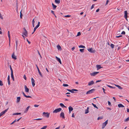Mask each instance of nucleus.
<instances>
[{
    "instance_id": "1",
    "label": "nucleus",
    "mask_w": 129,
    "mask_h": 129,
    "mask_svg": "<svg viewBox=\"0 0 129 129\" xmlns=\"http://www.w3.org/2000/svg\"><path fill=\"white\" fill-rule=\"evenodd\" d=\"M50 113L48 112H43V116L48 118L49 116Z\"/></svg>"
},
{
    "instance_id": "2",
    "label": "nucleus",
    "mask_w": 129,
    "mask_h": 129,
    "mask_svg": "<svg viewBox=\"0 0 129 129\" xmlns=\"http://www.w3.org/2000/svg\"><path fill=\"white\" fill-rule=\"evenodd\" d=\"M91 53H94L96 52L95 50L91 48L87 49Z\"/></svg>"
},
{
    "instance_id": "3",
    "label": "nucleus",
    "mask_w": 129,
    "mask_h": 129,
    "mask_svg": "<svg viewBox=\"0 0 129 129\" xmlns=\"http://www.w3.org/2000/svg\"><path fill=\"white\" fill-rule=\"evenodd\" d=\"M61 108H59L56 109L53 111V113H57L58 112H60L61 110Z\"/></svg>"
},
{
    "instance_id": "4",
    "label": "nucleus",
    "mask_w": 129,
    "mask_h": 129,
    "mask_svg": "<svg viewBox=\"0 0 129 129\" xmlns=\"http://www.w3.org/2000/svg\"><path fill=\"white\" fill-rule=\"evenodd\" d=\"M108 120H106L105 122L104 123H103L102 125V128H104L105 126H106L107 125V124L108 123Z\"/></svg>"
},
{
    "instance_id": "5",
    "label": "nucleus",
    "mask_w": 129,
    "mask_h": 129,
    "mask_svg": "<svg viewBox=\"0 0 129 129\" xmlns=\"http://www.w3.org/2000/svg\"><path fill=\"white\" fill-rule=\"evenodd\" d=\"M95 90V89H93L90 90H89L88 91H87L86 94H89L91 93H93L94 91Z\"/></svg>"
},
{
    "instance_id": "6",
    "label": "nucleus",
    "mask_w": 129,
    "mask_h": 129,
    "mask_svg": "<svg viewBox=\"0 0 129 129\" xmlns=\"http://www.w3.org/2000/svg\"><path fill=\"white\" fill-rule=\"evenodd\" d=\"M99 72H95L92 73H90V75L92 76H94L99 73Z\"/></svg>"
},
{
    "instance_id": "7",
    "label": "nucleus",
    "mask_w": 129,
    "mask_h": 129,
    "mask_svg": "<svg viewBox=\"0 0 129 129\" xmlns=\"http://www.w3.org/2000/svg\"><path fill=\"white\" fill-rule=\"evenodd\" d=\"M67 90L68 91L71 92L72 93H74V92L73 91H78V90L76 89H72V90L69 89H67Z\"/></svg>"
},
{
    "instance_id": "8",
    "label": "nucleus",
    "mask_w": 129,
    "mask_h": 129,
    "mask_svg": "<svg viewBox=\"0 0 129 129\" xmlns=\"http://www.w3.org/2000/svg\"><path fill=\"white\" fill-rule=\"evenodd\" d=\"M36 66L37 68V69L38 70V72L39 74H40V75L42 77H43V76L42 75V74L41 72H40V71L39 70V68H38V66L37 64H36Z\"/></svg>"
},
{
    "instance_id": "9",
    "label": "nucleus",
    "mask_w": 129,
    "mask_h": 129,
    "mask_svg": "<svg viewBox=\"0 0 129 129\" xmlns=\"http://www.w3.org/2000/svg\"><path fill=\"white\" fill-rule=\"evenodd\" d=\"M127 11H124V17L126 19V20H127Z\"/></svg>"
},
{
    "instance_id": "10",
    "label": "nucleus",
    "mask_w": 129,
    "mask_h": 129,
    "mask_svg": "<svg viewBox=\"0 0 129 129\" xmlns=\"http://www.w3.org/2000/svg\"><path fill=\"white\" fill-rule=\"evenodd\" d=\"M69 113H70L71 111H72L73 110V108L71 106H70L69 107Z\"/></svg>"
},
{
    "instance_id": "11",
    "label": "nucleus",
    "mask_w": 129,
    "mask_h": 129,
    "mask_svg": "<svg viewBox=\"0 0 129 129\" xmlns=\"http://www.w3.org/2000/svg\"><path fill=\"white\" fill-rule=\"evenodd\" d=\"M25 88V92H28L29 91V89L28 88L26 85H25L24 86Z\"/></svg>"
},
{
    "instance_id": "12",
    "label": "nucleus",
    "mask_w": 129,
    "mask_h": 129,
    "mask_svg": "<svg viewBox=\"0 0 129 129\" xmlns=\"http://www.w3.org/2000/svg\"><path fill=\"white\" fill-rule=\"evenodd\" d=\"M94 83V81L93 80L91 81L90 82L88 83V86H90L92 85Z\"/></svg>"
},
{
    "instance_id": "13",
    "label": "nucleus",
    "mask_w": 129,
    "mask_h": 129,
    "mask_svg": "<svg viewBox=\"0 0 129 129\" xmlns=\"http://www.w3.org/2000/svg\"><path fill=\"white\" fill-rule=\"evenodd\" d=\"M31 81L32 86L33 87H34L35 85V80L33 78H31Z\"/></svg>"
},
{
    "instance_id": "14",
    "label": "nucleus",
    "mask_w": 129,
    "mask_h": 129,
    "mask_svg": "<svg viewBox=\"0 0 129 129\" xmlns=\"http://www.w3.org/2000/svg\"><path fill=\"white\" fill-rule=\"evenodd\" d=\"M60 117H62L63 118H64V114L63 112H61L60 114Z\"/></svg>"
},
{
    "instance_id": "15",
    "label": "nucleus",
    "mask_w": 129,
    "mask_h": 129,
    "mask_svg": "<svg viewBox=\"0 0 129 129\" xmlns=\"http://www.w3.org/2000/svg\"><path fill=\"white\" fill-rule=\"evenodd\" d=\"M12 58L15 59H17L16 56L15 55L14 52H13V53L12 55Z\"/></svg>"
},
{
    "instance_id": "16",
    "label": "nucleus",
    "mask_w": 129,
    "mask_h": 129,
    "mask_svg": "<svg viewBox=\"0 0 129 129\" xmlns=\"http://www.w3.org/2000/svg\"><path fill=\"white\" fill-rule=\"evenodd\" d=\"M8 108L7 109L5 110L4 111H3V112H1L0 113V114L2 116L3 115V114H5L6 112L8 110Z\"/></svg>"
},
{
    "instance_id": "17",
    "label": "nucleus",
    "mask_w": 129,
    "mask_h": 129,
    "mask_svg": "<svg viewBox=\"0 0 129 129\" xmlns=\"http://www.w3.org/2000/svg\"><path fill=\"white\" fill-rule=\"evenodd\" d=\"M55 58H56L57 60L59 62V63L61 64V61L60 59V58H58V57H57L56 56L55 57Z\"/></svg>"
},
{
    "instance_id": "18",
    "label": "nucleus",
    "mask_w": 129,
    "mask_h": 129,
    "mask_svg": "<svg viewBox=\"0 0 129 129\" xmlns=\"http://www.w3.org/2000/svg\"><path fill=\"white\" fill-rule=\"evenodd\" d=\"M23 35H24L26 37H27L28 36V32L27 31H24L23 32Z\"/></svg>"
},
{
    "instance_id": "19",
    "label": "nucleus",
    "mask_w": 129,
    "mask_h": 129,
    "mask_svg": "<svg viewBox=\"0 0 129 129\" xmlns=\"http://www.w3.org/2000/svg\"><path fill=\"white\" fill-rule=\"evenodd\" d=\"M96 67L97 68L98 70L102 68V67H101V66L100 65H96Z\"/></svg>"
},
{
    "instance_id": "20",
    "label": "nucleus",
    "mask_w": 129,
    "mask_h": 129,
    "mask_svg": "<svg viewBox=\"0 0 129 129\" xmlns=\"http://www.w3.org/2000/svg\"><path fill=\"white\" fill-rule=\"evenodd\" d=\"M30 106H28L25 109V110L24 111V113H26L28 111V110L29 109V108H30Z\"/></svg>"
},
{
    "instance_id": "21",
    "label": "nucleus",
    "mask_w": 129,
    "mask_h": 129,
    "mask_svg": "<svg viewBox=\"0 0 129 129\" xmlns=\"http://www.w3.org/2000/svg\"><path fill=\"white\" fill-rule=\"evenodd\" d=\"M57 48L59 50H61L62 48L59 45L57 46Z\"/></svg>"
},
{
    "instance_id": "22",
    "label": "nucleus",
    "mask_w": 129,
    "mask_h": 129,
    "mask_svg": "<svg viewBox=\"0 0 129 129\" xmlns=\"http://www.w3.org/2000/svg\"><path fill=\"white\" fill-rule=\"evenodd\" d=\"M20 97H18L17 98V102L18 103L20 101Z\"/></svg>"
},
{
    "instance_id": "23",
    "label": "nucleus",
    "mask_w": 129,
    "mask_h": 129,
    "mask_svg": "<svg viewBox=\"0 0 129 129\" xmlns=\"http://www.w3.org/2000/svg\"><path fill=\"white\" fill-rule=\"evenodd\" d=\"M115 85L117 87H118V88H119L120 89H122V88L120 86L117 85H116L115 84Z\"/></svg>"
},
{
    "instance_id": "24",
    "label": "nucleus",
    "mask_w": 129,
    "mask_h": 129,
    "mask_svg": "<svg viewBox=\"0 0 129 129\" xmlns=\"http://www.w3.org/2000/svg\"><path fill=\"white\" fill-rule=\"evenodd\" d=\"M118 106L119 108L124 107V106L121 104H119L118 105Z\"/></svg>"
},
{
    "instance_id": "25",
    "label": "nucleus",
    "mask_w": 129,
    "mask_h": 129,
    "mask_svg": "<svg viewBox=\"0 0 129 129\" xmlns=\"http://www.w3.org/2000/svg\"><path fill=\"white\" fill-rule=\"evenodd\" d=\"M60 106L62 108H66V107L62 103L60 104Z\"/></svg>"
},
{
    "instance_id": "26",
    "label": "nucleus",
    "mask_w": 129,
    "mask_h": 129,
    "mask_svg": "<svg viewBox=\"0 0 129 129\" xmlns=\"http://www.w3.org/2000/svg\"><path fill=\"white\" fill-rule=\"evenodd\" d=\"M55 2L56 3L59 4L60 3V0H55Z\"/></svg>"
},
{
    "instance_id": "27",
    "label": "nucleus",
    "mask_w": 129,
    "mask_h": 129,
    "mask_svg": "<svg viewBox=\"0 0 129 129\" xmlns=\"http://www.w3.org/2000/svg\"><path fill=\"white\" fill-rule=\"evenodd\" d=\"M8 38H9V41H10V32L9 31H8Z\"/></svg>"
},
{
    "instance_id": "28",
    "label": "nucleus",
    "mask_w": 129,
    "mask_h": 129,
    "mask_svg": "<svg viewBox=\"0 0 129 129\" xmlns=\"http://www.w3.org/2000/svg\"><path fill=\"white\" fill-rule=\"evenodd\" d=\"M52 5L53 7V9H55L57 7V6L54 5L53 3L52 4Z\"/></svg>"
},
{
    "instance_id": "29",
    "label": "nucleus",
    "mask_w": 129,
    "mask_h": 129,
    "mask_svg": "<svg viewBox=\"0 0 129 129\" xmlns=\"http://www.w3.org/2000/svg\"><path fill=\"white\" fill-rule=\"evenodd\" d=\"M11 77L12 78L13 80L14 81V79L13 75V73H11Z\"/></svg>"
},
{
    "instance_id": "30",
    "label": "nucleus",
    "mask_w": 129,
    "mask_h": 129,
    "mask_svg": "<svg viewBox=\"0 0 129 129\" xmlns=\"http://www.w3.org/2000/svg\"><path fill=\"white\" fill-rule=\"evenodd\" d=\"M20 113H14L13 114V115H20L21 114Z\"/></svg>"
},
{
    "instance_id": "31",
    "label": "nucleus",
    "mask_w": 129,
    "mask_h": 129,
    "mask_svg": "<svg viewBox=\"0 0 129 129\" xmlns=\"http://www.w3.org/2000/svg\"><path fill=\"white\" fill-rule=\"evenodd\" d=\"M18 46V44H17V40L16 42V50H17V47Z\"/></svg>"
},
{
    "instance_id": "32",
    "label": "nucleus",
    "mask_w": 129,
    "mask_h": 129,
    "mask_svg": "<svg viewBox=\"0 0 129 129\" xmlns=\"http://www.w3.org/2000/svg\"><path fill=\"white\" fill-rule=\"evenodd\" d=\"M92 104L93 106H94V108H96L97 109H98V107L96 106V105L95 104H94L93 103H92Z\"/></svg>"
},
{
    "instance_id": "33",
    "label": "nucleus",
    "mask_w": 129,
    "mask_h": 129,
    "mask_svg": "<svg viewBox=\"0 0 129 129\" xmlns=\"http://www.w3.org/2000/svg\"><path fill=\"white\" fill-rule=\"evenodd\" d=\"M79 47L80 48H85V46L82 45H80L79 46Z\"/></svg>"
},
{
    "instance_id": "34",
    "label": "nucleus",
    "mask_w": 129,
    "mask_h": 129,
    "mask_svg": "<svg viewBox=\"0 0 129 129\" xmlns=\"http://www.w3.org/2000/svg\"><path fill=\"white\" fill-rule=\"evenodd\" d=\"M107 85L109 87L112 88H115V87H113L111 86H110V85Z\"/></svg>"
},
{
    "instance_id": "35",
    "label": "nucleus",
    "mask_w": 129,
    "mask_h": 129,
    "mask_svg": "<svg viewBox=\"0 0 129 129\" xmlns=\"http://www.w3.org/2000/svg\"><path fill=\"white\" fill-rule=\"evenodd\" d=\"M10 70H11V73H13V71L12 68L11 67V65H10Z\"/></svg>"
},
{
    "instance_id": "36",
    "label": "nucleus",
    "mask_w": 129,
    "mask_h": 129,
    "mask_svg": "<svg viewBox=\"0 0 129 129\" xmlns=\"http://www.w3.org/2000/svg\"><path fill=\"white\" fill-rule=\"evenodd\" d=\"M114 46V45L112 44H111V48L113 49Z\"/></svg>"
},
{
    "instance_id": "37",
    "label": "nucleus",
    "mask_w": 129,
    "mask_h": 129,
    "mask_svg": "<svg viewBox=\"0 0 129 129\" xmlns=\"http://www.w3.org/2000/svg\"><path fill=\"white\" fill-rule=\"evenodd\" d=\"M81 33L80 32H78L77 35L76 36V37L78 36H80L81 35Z\"/></svg>"
},
{
    "instance_id": "38",
    "label": "nucleus",
    "mask_w": 129,
    "mask_h": 129,
    "mask_svg": "<svg viewBox=\"0 0 129 129\" xmlns=\"http://www.w3.org/2000/svg\"><path fill=\"white\" fill-rule=\"evenodd\" d=\"M47 127V126H44L42 128L40 129H45Z\"/></svg>"
},
{
    "instance_id": "39",
    "label": "nucleus",
    "mask_w": 129,
    "mask_h": 129,
    "mask_svg": "<svg viewBox=\"0 0 129 129\" xmlns=\"http://www.w3.org/2000/svg\"><path fill=\"white\" fill-rule=\"evenodd\" d=\"M129 120V117H127V118L126 119L124 120L125 122H126L128 121Z\"/></svg>"
},
{
    "instance_id": "40",
    "label": "nucleus",
    "mask_w": 129,
    "mask_h": 129,
    "mask_svg": "<svg viewBox=\"0 0 129 129\" xmlns=\"http://www.w3.org/2000/svg\"><path fill=\"white\" fill-rule=\"evenodd\" d=\"M84 50V49H80L79 50L80 51L82 52H83Z\"/></svg>"
},
{
    "instance_id": "41",
    "label": "nucleus",
    "mask_w": 129,
    "mask_h": 129,
    "mask_svg": "<svg viewBox=\"0 0 129 129\" xmlns=\"http://www.w3.org/2000/svg\"><path fill=\"white\" fill-rule=\"evenodd\" d=\"M89 112L88 110V109H86L85 110V114H87Z\"/></svg>"
},
{
    "instance_id": "42",
    "label": "nucleus",
    "mask_w": 129,
    "mask_h": 129,
    "mask_svg": "<svg viewBox=\"0 0 129 129\" xmlns=\"http://www.w3.org/2000/svg\"><path fill=\"white\" fill-rule=\"evenodd\" d=\"M16 122V119H15L10 124L11 125H12L13 123H15V122Z\"/></svg>"
},
{
    "instance_id": "43",
    "label": "nucleus",
    "mask_w": 129,
    "mask_h": 129,
    "mask_svg": "<svg viewBox=\"0 0 129 129\" xmlns=\"http://www.w3.org/2000/svg\"><path fill=\"white\" fill-rule=\"evenodd\" d=\"M25 97L26 98H31V97L30 96L27 95H26L25 96Z\"/></svg>"
},
{
    "instance_id": "44",
    "label": "nucleus",
    "mask_w": 129,
    "mask_h": 129,
    "mask_svg": "<svg viewBox=\"0 0 129 129\" xmlns=\"http://www.w3.org/2000/svg\"><path fill=\"white\" fill-rule=\"evenodd\" d=\"M71 16L70 15H68L65 16H64V17H71Z\"/></svg>"
},
{
    "instance_id": "45",
    "label": "nucleus",
    "mask_w": 129,
    "mask_h": 129,
    "mask_svg": "<svg viewBox=\"0 0 129 129\" xmlns=\"http://www.w3.org/2000/svg\"><path fill=\"white\" fill-rule=\"evenodd\" d=\"M63 86L65 87H67L68 86V85L67 84H63Z\"/></svg>"
},
{
    "instance_id": "46",
    "label": "nucleus",
    "mask_w": 129,
    "mask_h": 129,
    "mask_svg": "<svg viewBox=\"0 0 129 129\" xmlns=\"http://www.w3.org/2000/svg\"><path fill=\"white\" fill-rule=\"evenodd\" d=\"M23 78L25 80H26V77L25 75H24L23 76Z\"/></svg>"
},
{
    "instance_id": "47",
    "label": "nucleus",
    "mask_w": 129,
    "mask_h": 129,
    "mask_svg": "<svg viewBox=\"0 0 129 129\" xmlns=\"http://www.w3.org/2000/svg\"><path fill=\"white\" fill-rule=\"evenodd\" d=\"M42 119V118H38L37 119H34V120H40Z\"/></svg>"
},
{
    "instance_id": "48",
    "label": "nucleus",
    "mask_w": 129,
    "mask_h": 129,
    "mask_svg": "<svg viewBox=\"0 0 129 129\" xmlns=\"http://www.w3.org/2000/svg\"><path fill=\"white\" fill-rule=\"evenodd\" d=\"M72 117L73 118H74L75 117L74 115V113H73L72 114Z\"/></svg>"
},
{
    "instance_id": "49",
    "label": "nucleus",
    "mask_w": 129,
    "mask_h": 129,
    "mask_svg": "<svg viewBox=\"0 0 129 129\" xmlns=\"http://www.w3.org/2000/svg\"><path fill=\"white\" fill-rule=\"evenodd\" d=\"M94 4H93V5H92L91 6V9H92L94 7Z\"/></svg>"
},
{
    "instance_id": "50",
    "label": "nucleus",
    "mask_w": 129,
    "mask_h": 129,
    "mask_svg": "<svg viewBox=\"0 0 129 129\" xmlns=\"http://www.w3.org/2000/svg\"><path fill=\"white\" fill-rule=\"evenodd\" d=\"M108 104L109 106H110L111 105V103L110 101H108Z\"/></svg>"
},
{
    "instance_id": "51",
    "label": "nucleus",
    "mask_w": 129,
    "mask_h": 129,
    "mask_svg": "<svg viewBox=\"0 0 129 129\" xmlns=\"http://www.w3.org/2000/svg\"><path fill=\"white\" fill-rule=\"evenodd\" d=\"M39 105H34V106L35 107H38L39 106Z\"/></svg>"
},
{
    "instance_id": "52",
    "label": "nucleus",
    "mask_w": 129,
    "mask_h": 129,
    "mask_svg": "<svg viewBox=\"0 0 129 129\" xmlns=\"http://www.w3.org/2000/svg\"><path fill=\"white\" fill-rule=\"evenodd\" d=\"M51 13H52L54 15H55V14H54V11H53L52 10H51Z\"/></svg>"
},
{
    "instance_id": "53",
    "label": "nucleus",
    "mask_w": 129,
    "mask_h": 129,
    "mask_svg": "<svg viewBox=\"0 0 129 129\" xmlns=\"http://www.w3.org/2000/svg\"><path fill=\"white\" fill-rule=\"evenodd\" d=\"M125 34V32L124 31H123L121 33V34Z\"/></svg>"
},
{
    "instance_id": "54",
    "label": "nucleus",
    "mask_w": 129,
    "mask_h": 129,
    "mask_svg": "<svg viewBox=\"0 0 129 129\" xmlns=\"http://www.w3.org/2000/svg\"><path fill=\"white\" fill-rule=\"evenodd\" d=\"M0 18L2 19H3V18L2 16L1 15V14L0 15Z\"/></svg>"
},
{
    "instance_id": "55",
    "label": "nucleus",
    "mask_w": 129,
    "mask_h": 129,
    "mask_svg": "<svg viewBox=\"0 0 129 129\" xmlns=\"http://www.w3.org/2000/svg\"><path fill=\"white\" fill-rule=\"evenodd\" d=\"M122 36L121 35H120L119 36H117L116 37V38H119L120 37H121Z\"/></svg>"
},
{
    "instance_id": "56",
    "label": "nucleus",
    "mask_w": 129,
    "mask_h": 129,
    "mask_svg": "<svg viewBox=\"0 0 129 129\" xmlns=\"http://www.w3.org/2000/svg\"><path fill=\"white\" fill-rule=\"evenodd\" d=\"M22 15L21 13V12H20V17L21 18H22Z\"/></svg>"
},
{
    "instance_id": "57",
    "label": "nucleus",
    "mask_w": 129,
    "mask_h": 129,
    "mask_svg": "<svg viewBox=\"0 0 129 129\" xmlns=\"http://www.w3.org/2000/svg\"><path fill=\"white\" fill-rule=\"evenodd\" d=\"M26 41H27L28 42V43L29 44H30V42H29V41L27 39H26Z\"/></svg>"
},
{
    "instance_id": "58",
    "label": "nucleus",
    "mask_w": 129,
    "mask_h": 129,
    "mask_svg": "<svg viewBox=\"0 0 129 129\" xmlns=\"http://www.w3.org/2000/svg\"><path fill=\"white\" fill-rule=\"evenodd\" d=\"M21 117L20 118H19V119H18L17 120L16 119V121H18L21 118Z\"/></svg>"
},
{
    "instance_id": "59",
    "label": "nucleus",
    "mask_w": 129,
    "mask_h": 129,
    "mask_svg": "<svg viewBox=\"0 0 129 129\" xmlns=\"http://www.w3.org/2000/svg\"><path fill=\"white\" fill-rule=\"evenodd\" d=\"M8 81H10V76L9 75L8 76Z\"/></svg>"
},
{
    "instance_id": "60",
    "label": "nucleus",
    "mask_w": 129,
    "mask_h": 129,
    "mask_svg": "<svg viewBox=\"0 0 129 129\" xmlns=\"http://www.w3.org/2000/svg\"><path fill=\"white\" fill-rule=\"evenodd\" d=\"M109 2V0H107L106 3V5L108 4V3Z\"/></svg>"
},
{
    "instance_id": "61",
    "label": "nucleus",
    "mask_w": 129,
    "mask_h": 129,
    "mask_svg": "<svg viewBox=\"0 0 129 129\" xmlns=\"http://www.w3.org/2000/svg\"><path fill=\"white\" fill-rule=\"evenodd\" d=\"M102 89L103 90V92H104L105 93H106L105 92V89H104V88H102Z\"/></svg>"
},
{
    "instance_id": "62",
    "label": "nucleus",
    "mask_w": 129,
    "mask_h": 129,
    "mask_svg": "<svg viewBox=\"0 0 129 129\" xmlns=\"http://www.w3.org/2000/svg\"><path fill=\"white\" fill-rule=\"evenodd\" d=\"M39 26V25H37L35 27L36 28H37Z\"/></svg>"
},
{
    "instance_id": "63",
    "label": "nucleus",
    "mask_w": 129,
    "mask_h": 129,
    "mask_svg": "<svg viewBox=\"0 0 129 129\" xmlns=\"http://www.w3.org/2000/svg\"><path fill=\"white\" fill-rule=\"evenodd\" d=\"M120 31H118L117 32V34H120Z\"/></svg>"
},
{
    "instance_id": "64",
    "label": "nucleus",
    "mask_w": 129,
    "mask_h": 129,
    "mask_svg": "<svg viewBox=\"0 0 129 129\" xmlns=\"http://www.w3.org/2000/svg\"><path fill=\"white\" fill-rule=\"evenodd\" d=\"M127 112L129 113V109H128V108H127Z\"/></svg>"
}]
</instances>
